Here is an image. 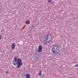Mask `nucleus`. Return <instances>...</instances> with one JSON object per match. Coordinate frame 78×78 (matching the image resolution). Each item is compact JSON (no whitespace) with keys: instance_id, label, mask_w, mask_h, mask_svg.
Listing matches in <instances>:
<instances>
[{"instance_id":"nucleus-5","label":"nucleus","mask_w":78,"mask_h":78,"mask_svg":"<svg viewBox=\"0 0 78 78\" xmlns=\"http://www.w3.org/2000/svg\"><path fill=\"white\" fill-rule=\"evenodd\" d=\"M16 46L14 44H12L11 45V48L12 49H14L15 48V47Z\"/></svg>"},{"instance_id":"nucleus-11","label":"nucleus","mask_w":78,"mask_h":78,"mask_svg":"<svg viewBox=\"0 0 78 78\" xmlns=\"http://www.w3.org/2000/svg\"><path fill=\"white\" fill-rule=\"evenodd\" d=\"M49 36L50 37V39H52V36H51V35H49Z\"/></svg>"},{"instance_id":"nucleus-10","label":"nucleus","mask_w":78,"mask_h":78,"mask_svg":"<svg viewBox=\"0 0 78 78\" xmlns=\"http://www.w3.org/2000/svg\"><path fill=\"white\" fill-rule=\"evenodd\" d=\"M52 2V0H48V3H51Z\"/></svg>"},{"instance_id":"nucleus-3","label":"nucleus","mask_w":78,"mask_h":78,"mask_svg":"<svg viewBox=\"0 0 78 78\" xmlns=\"http://www.w3.org/2000/svg\"><path fill=\"white\" fill-rule=\"evenodd\" d=\"M48 37H49V35L48 34H46L44 36L43 39L45 41H47L48 39Z\"/></svg>"},{"instance_id":"nucleus-9","label":"nucleus","mask_w":78,"mask_h":78,"mask_svg":"<svg viewBox=\"0 0 78 78\" xmlns=\"http://www.w3.org/2000/svg\"><path fill=\"white\" fill-rule=\"evenodd\" d=\"M42 74V71H40V73H39V76H41V75Z\"/></svg>"},{"instance_id":"nucleus-4","label":"nucleus","mask_w":78,"mask_h":78,"mask_svg":"<svg viewBox=\"0 0 78 78\" xmlns=\"http://www.w3.org/2000/svg\"><path fill=\"white\" fill-rule=\"evenodd\" d=\"M42 50V46L41 45H40L38 47V49H37L38 52H41Z\"/></svg>"},{"instance_id":"nucleus-7","label":"nucleus","mask_w":78,"mask_h":78,"mask_svg":"<svg viewBox=\"0 0 78 78\" xmlns=\"http://www.w3.org/2000/svg\"><path fill=\"white\" fill-rule=\"evenodd\" d=\"M30 23V21L28 20H27L26 22V24L27 25H29Z\"/></svg>"},{"instance_id":"nucleus-12","label":"nucleus","mask_w":78,"mask_h":78,"mask_svg":"<svg viewBox=\"0 0 78 78\" xmlns=\"http://www.w3.org/2000/svg\"><path fill=\"white\" fill-rule=\"evenodd\" d=\"M5 73L6 74H7V73H9V71H6Z\"/></svg>"},{"instance_id":"nucleus-14","label":"nucleus","mask_w":78,"mask_h":78,"mask_svg":"<svg viewBox=\"0 0 78 78\" xmlns=\"http://www.w3.org/2000/svg\"><path fill=\"white\" fill-rule=\"evenodd\" d=\"M2 36L0 37V39H2Z\"/></svg>"},{"instance_id":"nucleus-1","label":"nucleus","mask_w":78,"mask_h":78,"mask_svg":"<svg viewBox=\"0 0 78 78\" xmlns=\"http://www.w3.org/2000/svg\"><path fill=\"white\" fill-rule=\"evenodd\" d=\"M12 64L14 66H16H16L17 68L19 69L20 67L21 66H22L23 63L22 62V60L20 58L17 59V58L14 57L12 61Z\"/></svg>"},{"instance_id":"nucleus-8","label":"nucleus","mask_w":78,"mask_h":78,"mask_svg":"<svg viewBox=\"0 0 78 78\" xmlns=\"http://www.w3.org/2000/svg\"><path fill=\"white\" fill-rule=\"evenodd\" d=\"M44 77H45L44 74H43L42 75L40 76L41 78H44Z\"/></svg>"},{"instance_id":"nucleus-6","label":"nucleus","mask_w":78,"mask_h":78,"mask_svg":"<svg viewBox=\"0 0 78 78\" xmlns=\"http://www.w3.org/2000/svg\"><path fill=\"white\" fill-rule=\"evenodd\" d=\"M26 78H30V74H27L26 75Z\"/></svg>"},{"instance_id":"nucleus-2","label":"nucleus","mask_w":78,"mask_h":78,"mask_svg":"<svg viewBox=\"0 0 78 78\" xmlns=\"http://www.w3.org/2000/svg\"><path fill=\"white\" fill-rule=\"evenodd\" d=\"M52 52L54 55L58 54L59 53V47L58 46H55L52 48Z\"/></svg>"},{"instance_id":"nucleus-13","label":"nucleus","mask_w":78,"mask_h":78,"mask_svg":"<svg viewBox=\"0 0 78 78\" xmlns=\"http://www.w3.org/2000/svg\"><path fill=\"white\" fill-rule=\"evenodd\" d=\"M78 64L76 65L75 67H78Z\"/></svg>"}]
</instances>
